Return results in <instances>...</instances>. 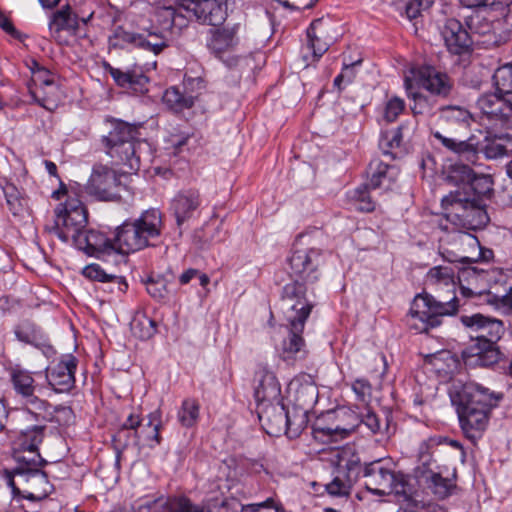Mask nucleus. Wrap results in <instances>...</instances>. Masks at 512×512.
Instances as JSON below:
<instances>
[{
  "label": "nucleus",
  "mask_w": 512,
  "mask_h": 512,
  "mask_svg": "<svg viewBox=\"0 0 512 512\" xmlns=\"http://www.w3.org/2000/svg\"><path fill=\"white\" fill-rule=\"evenodd\" d=\"M202 204L200 191L196 188H186L178 191L171 200L170 210L176 219L179 229L191 219Z\"/></svg>",
  "instance_id": "obj_20"
},
{
  "label": "nucleus",
  "mask_w": 512,
  "mask_h": 512,
  "mask_svg": "<svg viewBox=\"0 0 512 512\" xmlns=\"http://www.w3.org/2000/svg\"><path fill=\"white\" fill-rule=\"evenodd\" d=\"M168 497H158L153 500H146L134 512H166Z\"/></svg>",
  "instance_id": "obj_54"
},
{
  "label": "nucleus",
  "mask_w": 512,
  "mask_h": 512,
  "mask_svg": "<svg viewBox=\"0 0 512 512\" xmlns=\"http://www.w3.org/2000/svg\"><path fill=\"white\" fill-rule=\"evenodd\" d=\"M31 73L32 78L29 87L45 88V86L49 85L50 82H55L51 72L41 65H37V69L32 68Z\"/></svg>",
  "instance_id": "obj_51"
},
{
  "label": "nucleus",
  "mask_w": 512,
  "mask_h": 512,
  "mask_svg": "<svg viewBox=\"0 0 512 512\" xmlns=\"http://www.w3.org/2000/svg\"><path fill=\"white\" fill-rule=\"evenodd\" d=\"M207 47L217 57L233 48L237 44L234 28L211 29Z\"/></svg>",
  "instance_id": "obj_33"
},
{
  "label": "nucleus",
  "mask_w": 512,
  "mask_h": 512,
  "mask_svg": "<svg viewBox=\"0 0 512 512\" xmlns=\"http://www.w3.org/2000/svg\"><path fill=\"white\" fill-rule=\"evenodd\" d=\"M485 281L488 289L475 291L472 287H461V293L465 297L476 296L482 302L493 306L503 314L512 312V270L494 268L488 270Z\"/></svg>",
  "instance_id": "obj_11"
},
{
  "label": "nucleus",
  "mask_w": 512,
  "mask_h": 512,
  "mask_svg": "<svg viewBox=\"0 0 512 512\" xmlns=\"http://www.w3.org/2000/svg\"><path fill=\"white\" fill-rule=\"evenodd\" d=\"M258 375L259 380L254 393L257 404L282 400L281 386L276 376L265 368L259 370Z\"/></svg>",
  "instance_id": "obj_28"
},
{
  "label": "nucleus",
  "mask_w": 512,
  "mask_h": 512,
  "mask_svg": "<svg viewBox=\"0 0 512 512\" xmlns=\"http://www.w3.org/2000/svg\"><path fill=\"white\" fill-rule=\"evenodd\" d=\"M493 83L498 93L512 98V63L496 69L493 74Z\"/></svg>",
  "instance_id": "obj_42"
},
{
  "label": "nucleus",
  "mask_w": 512,
  "mask_h": 512,
  "mask_svg": "<svg viewBox=\"0 0 512 512\" xmlns=\"http://www.w3.org/2000/svg\"><path fill=\"white\" fill-rule=\"evenodd\" d=\"M167 37L163 30L141 19L138 23V32L126 31L122 26H117L109 36V48L124 49L129 45L138 47L155 55L168 46Z\"/></svg>",
  "instance_id": "obj_12"
},
{
  "label": "nucleus",
  "mask_w": 512,
  "mask_h": 512,
  "mask_svg": "<svg viewBox=\"0 0 512 512\" xmlns=\"http://www.w3.org/2000/svg\"><path fill=\"white\" fill-rule=\"evenodd\" d=\"M460 321L472 341L462 352L465 365L490 367L497 364L503 356L498 346L505 333L503 322L480 313L462 315Z\"/></svg>",
  "instance_id": "obj_4"
},
{
  "label": "nucleus",
  "mask_w": 512,
  "mask_h": 512,
  "mask_svg": "<svg viewBox=\"0 0 512 512\" xmlns=\"http://www.w3.org/2000/svg\"><path fill=\"white\" fill-rule=\"evenodd\" d=\"M162 228V214L154 208L144 211L137 219L125 221L115 233L118 253L129 254L150 246V240L158 238Z\"/></svg>",
  "instance_id": "obj_8"
},
{
  "label": "nucleus",
  "mask_w": 512,
  "mask_h": 512,
  "mask_svg": "<svg viewBox=\"0 0 512 512\" xmlns=\"http://www.w3.org/2000/svg\"><path fill=\"white\" fill-rule=\"evenodd\" d=\"M312 430L315 438H319L320 436H332L338 432L349 433L351 431V429L340 428L339 426L334 428L323 426L320 420L313 425Z\"/></svg>",
  "instance_id": "obj_58"
},
{
  "label": "nucleus",
  "mask_w": 512,
  "mask_h": 512,
  "mask_svg": "<svg viewBox=\"0 0 512 512\" xmlns=\"http://www.w3.org/2000/svg\"><path fill=\"white\" fill-rule=\"evenodd\" d=\"M75 247L88 256L99 259L118 253L115 238L112 240L105 234L95 230H86Z\"/></svg>",
  "instance_id": "obj_22"
},
{
  "label": "nucleus",
  "mask_w": 512,
  "mask_h": 512,
  "mask_svg": "<svg viewBox=\"0 0 512 512\" xmlns=\"http://www.w3.org/2000/svg\"><path fill=\"white\" fill-rule=\"evenodd\" d=\"M15 335L17 339L21 342L28 343V344H34L36 340V335L32 329H30L29 326H21L18 327L15 330Z\"/></svg>",
  "instance_id": "obj_62"
},
{
  "label": "nucleus",
  "mask_w": 512,
  "mask_h": 512,
  "mask_svg": "<svg viewBox=\"0 0 512 512\" xmlns=\"http://www.w3.org/2000/svg\"><path fill=\"white\" fill-rule=\"evenodd\" d=\"M353 391L356 393L360 401H365L371 394V385L365 379H357L352 385Z\"/></svg>",
  "instance_id": "obj_61"
},
{
  "label": "nucleus",
  "mask_w": 512,
  "mask_h": 512,
  "mask_svg": "<svg viewBox=\"0 0 512 512\" xmlns=\"http://www.w3.org/2000/svg\"><path fill=\"white\" fill-rule=\"evenodd\" d=\"M331 24L322 18L315 19L307 28V46L312 50L315 60H319L329 49L333 38L329 36Z\"/></svg>",
  "instance_id": "obj_26"
},
{
  "label": "nucleus",
  "mask_w": 512,
  "mask_h": 512,
  "mask_svg": "<svg viewBox=\"0 0 512 512\" xmlns=\"http://www.w3.org/2000/svg\"><path fill=\"white\" fill-rule=\"evenodd\" d=\"M369 181L367 182L372 189L385 188L390 189L391 184L398 176V168L374 159L368 166Z\"/></svg>",
  "instance_id": "obj_29"
},
{
  "label": "nucleus",
  "mask_w": 512,
  "mask_h": 512,
  "mask_svg": "<svg viewBox=\"0 0 512 512\" xmlns=\"http://www.w3.org/2000/svg\"><path fill=\"white\" fill-rule=\"evenodd\" d=\"M402 127H398L390 132L382 134L380 139V147L384 150L385 154H388L386 148H396L402 143Z\"/></svg>",
  "instance_id": "obj_53"
},
{
  "label": "nucleus",
  "mask_w": 512,
  "mask_h": 512,
  "mask_svg": "<svg viewBox=\"0 0 512 512\" xmlns=\"http://www.w3.org/2000/svg\"><path fill=\"white\" fill-rule=\"evenodd\" d=\"M0 27L9 35L16 39L21 38V34L16 30L11 20L0 11Z\"/></svg>",
  "instance_id": "obj_64"
},
{
  "label": "nucleus",
  "mask_w": 512,
  "mask_h": 512,
  "mask_svg": "<svg viewBox=\"0 0 512 512\" xmlns=\"http://www.w3.org/2000/svg\"><path fill=\"white\" fill-rule=\"evenodd\" d=\"M79 28L78 17L71 11L69 5L56 11L49 23V31L52 38L58 40L62 30L76 33Z\"/></svg>",
  "instance_id": "obj_32"
},
{
  "label": "nucleus",
  "mask_w": 512,
  "mask_h": 512,
  "mask_svg": "<svg viewBox=\"0 0 512 512\" xmlns=\"http://www.w3.org/2000/svg\"><path fill=\"white\" fill-rule=\"evenodd\" d=\"M369 189H372L368 183L359 186L356 188L352 195L351 199L355 206V209L361 212H372L375 209V202L370 196Z\"/></svg>",
  "instance_id": "obj_45"
},
{
  "label": "nucleus",
  "mask_w": 512,
  "mask_h": 512,
  "mask_svg": "<svg viewBox=\"0 0 512 512\" xmlns=\"http://www.w3.org/2000/svg\"><path fill=\"white\" fill-rule=\"evenodd\" d=\"M440 121L446 134L445 136L457 135L469 130L472 115L462 106H444L440 109Z\"/></svg>",
  "instance_id": "obj_25"
},
{
  "label": "nucleus",
  "mask_w": 512,
  "mask_h": 512,
  "mask_svg": "<svg viewBox=\"0 0 512 512\" xmlns=\"http://www.w3.org/2000/svg\"><path fill=\"white\" fill-rule=\"evenodd\" d=\"M82 275L94 281L118 283L121 291L127 288V283L123 277L106 273L99 264H89L85 266L82 270Z\"/></svg>",
  "instance_id": "obj_40"
},
{
  "label": "nucleus",
  "mask_w": 512,
  "mask_h": 512,
  "mask_svg": "<svg viewBox=\"0 0 512 512\" xmlns=\"http://www.w3.org/2000/svg\"><path fill=\"white\" fill-rule=\"evenodd\" d=\"M120 185V179L113 169L97 164L93 167L86 191L100 200L116 201L120 199Z\"/></svg>",
  "instance_id": "obj_16"
},
{
  "label": "nucleus",
  "mask_w": 512,
  "mask_h": 512,
  "mask_svg": "<svg viewBox=\"0 0 512 512\" xmlns=\"http://www.w3.org/2000/svg\"><path fill=\"white\" fill-rule=\"evenodd\" d=\"M414 76L420 87L438 97L447 98L454 89L453 79L446 72L429 64L418 67Z\"/></svg>",
  "instance_id": "obj_18"
},
{
  "label": "nucleus",
  "mask_w": 512,
  "mask_h": 512,
  "mask_svg": "<svg viewBox=\"0 0 512 512\" xmlns=\"http://www.w3.org/2000/svg\"><path fill=\"white\" fill-rule=\"evenodd\" d=\"M293 279L283 286L281 293V309L288 328V336L284 339L281 350L285 361L296 360L306 355V344L302 333L314 308V303L308 295L309 285L312 283Z\"/></svg>",
  "instance_id": "obj_3"
},
{
  "label": "nucleus",
  "mask_w": 512,
  "mask_h": 512,
  "mask_svg": "<svg viewBox=\"0 0 512 512\" xmlns=\"http://www.w3.org/2000/svg\"><path fill=\"white\" fill-rule=\"evenodd\" d=\"M288 261L292 278L312 284L319 279V267L323 263L320 249H294Z\"/></svg>",
  "instance_id": "obj_15"
},
{
  "label": "nucleus",
  "mask_w": 512,
  "mask_h": 512,
  "mask_svg": "<svg viewBox=\"0 0 512 512\" xmlns=\"http://www.w3.org/2000/svg\"><path fill=\"white\" fill-rule=\"evenodd\" d=\"M465 24L472 35L482 36V44L498 46L508 40L509 34L504 31V20L493 19L491 15H484L480 12H474L465 18Z\"/></svg>",
  "instance_id": "obj_14"
},
{
  "label": "nucleus",
  "mask_w": 512,
  "mask_h": 512,
  "mask_svg": "<svg viewBox=\"0 0 512 512\" xmlns=\"http://www.w3.org/2000/svg\"><path fill=\"white\" fill-rule=\"evenodd\" d=\"M338 463L336 469H344V473H346L351 478L357 480L360 471L361 464L360 458L352 454L350 449H343L337 453Z\"/></svg>",
  "instance_id": "obj_41"
},
{
  "label": "nucleus",
  "mask_w": 512,
  "mask_h": 512,
  "mask_svg": "<svg viewBox=\"0 0 512 512\" xmlns=\"http://www.w3.org/2000/svg\"><path fill=\"white\" fill-rule=\"evenodd\" d=\"M45 428V426L35 425L20 432L17 443L23 452L30 454L28 457L39 454L38 447L43 441Z\"/></svg>",
  "instance_id": "obj_34"
},
{
  "label": "nucleus",
  "mask_w": 512,
  "mask_h": 512,
  "mask_svg": "<svg viewBox=\"0 0 512 512\" xmlns=\"http://www.w3.org/2000/svg\"><path fill=\"white\" fill-rule=\"evenodd\" d=\"M356 481L344 473V469H336L332 481L326 485V491L332 496L348 497Z\"/></svg>",
  "instance_id": "obj_38"
},
{
  "label": "nucleus",
  "mask_w": 512,
  "mask_h": 512,
  "mask_svg": "<svg viewBox=\"0 0 512 512\" xmlns=\"http://www.w3.org/2000/svg\"><path fill=\"white\" fill-rule=\"evenodd\" d=\"M147 292L155 299H164L168 293L166 281L163 278L148 279L146 282Z\"/></svg>",
  "instance_id": "obj_55"
},
{
  "label": "nucleus",
  "mask_w": 512,
  "mask_h": 512,
  "mask_svg": "<svg viewBox=\"0 0 512 512\" xmlns=\"http://www.w3.org/2000/svg\"><path fill=\"white\" fill-rule=\"evenodd\" d=\"M228 0H180L188 18L195 17L202 24L221 25L227 17Z\"/></svg>",
  "instance_id": "obj_17"
},
{
  "label": "nucleus",
  "mask_w": 512,
  "mask_h": 512,
  "mask_svg": "<svg viewBox=\"0 0 512 512\" xmlns=\"http://www.w3.org/2000/svg\"><path fill=\"white\" fill-rule=\"evenodd\" d=\"M19 465L13 473L7 472L6 479L14 495H21L31 501H41L53 491L47 474L38 467L46 461L35 454L33 457L19 456Z\"/></svg>",
  "instance_id": "obj_7"
},
{
  "label": "nucleus",
  "mask_w": 512,
  "mask_h": 512,
  "mask_svg": "<svg viewBox=\"0 0 512 512\" xmlns=\"http://www.w3.org/2000/svg\"><path fill=\"white\" fill-rule=\"evenodd\" d=\"M405 87L408 92V96L412 99V104L410 106L412 113L414 116H424L430 115L434 108L433 100L421 93L413 92L411 80L409 78L405 79Z\"/></svg>",
  "instance_id": "obj_39"
},
{
  "label": "nucleus",
  "mask_w": 512,
  "mask_h": 512,
  "mask_svg": "<svg viewBox=\"0 0 512 512\" xmlns=\"http://www.w3.org/2000/svg\"><path fill=\"white\" fill-rule=\"evenodd\" d=\"M257 414L261 426L267 434L279 436L285 430L287 409L282 400L273 403L257 404Z\"/></svg>",
  "instance_id": "obj_23"
},
{
  "label": "nucleus",
  "mask_w": 512,
  "mask_h": 512,
  "mask_svg": "<svg viewBox=\"0 0 512 512\" xmlns=\"http://www.w3.org/2000/svg\"><path fill=\"white\" fill-rule=\"evenodd\" d=\"M418 461L419 464L415 468V476L417 480L422 478V472L424 473L426 471H434L432 468V465L434 463L433 454H423L421 456H418Z\"/></svg>",
  "instance_id": "obj_60"
},
{
  "label": "nucleus",
  "mask_w": 512,
  "mask_h": 512,
  "mask_svg": "<svg viewBox=\"0 0 512 512\" xmlns=\"http://www.w3.org/2000/svg\"><path fill=\"white\" fill-rule=\"evenodd\" d=\"M441 35L449 52L455 55L468 52L473 43L472 36L455 18L446 20Z\"/></svg>",
  "instance_id": "obj_24"
},
{
  "label": "nucleus",
  "mask_w": 512,
  "mask_h": 512,
  "mask_svg": "<svg viewBox=\"0 0 512 512\" xmlns=\"http://www.w3.org/2000/svg\"><path fill=\"white\" fill-rule=\"evenodd\" d=\"M488 270L476 266L463 267L458 273L459 282H467L468 285L477 284L479 281H485ZM464 286L461 284L460 288Z\"/></svg>",
  "instance_id": "obj_49"
},
{
  "label": "nucleus",
  "mask_w": 512,
  "mask_h": 512,
  "mask_svg": "<svg viewBox=\"0 0 512 512\" xmlns=\"http://www.w3.org/2000/svg\"><path fill=\"white\" fill-rule=\"evenodd\" d=\"M433 136L447 150L473 164L476 163L479 152H482L487 159H498L508 155V149L501 143L503 137L498 135L486 136L483 143L477 141L474 135L467 140H460L435 131Z\"/></svg>",
  "instance_id": "obj_10"
},
{
  "label": "nucleus",
  "mask_w": 512,
  "mask_h": 512,
  "mask_svg": "<svg viewBox=\"0 0 512 512\" xmlns=\"http://www.w3.org/2000/svg\"><path fill=\"white\" fill-rule=\"evenodd\" d=\"M361 424L365 425L372 434L385 435L389 430L388 418L386 417L385 422H382V420L370 410L362 415Z\"/></svg>",
  "instance_id": "obj_48"
},
{
  "label": "nucleus",
  "mask_w": 512,
  "mask_h": 512,
  "mask_svg": "<svg viewBox=\"0 0 512 512\" xmlns=\"http://www.w3.org/2000/svg\"><path fill=\"white\" fill-rule=\"evenodd\" d=\"M3 193L8 209L14 216L20 217L27 212L28 201L13 183L7 182L3 186Z\"/></svg>",
  "instance_id": "obj_35"
},
{
  "label": "nucleus",
  "mask_w": 512,
  "mask_h": 512,
  "mask_svg": "<svg viewBox=\"0 0 512 512\" xmlns=\"http://www.w3.org/2000/svg\"><path fill=\"white\" fill-rule=\"evenodd\" d=\"M404 109V100L397 96H394L386 102L383 117L387 122H394L398 118V116L404 111Z\"/></svg>",
  "instance_id": "obj_50"
},
{
  "label": "nucleus",
  "mask_w": 512,
  "mask_h": 512,
  "mask_svg": "<svg viewBox=\"0 0 512 512\" xmlns=\"http://www.w3.org/2000/svg\"><path fill=\"white\" fill-rule=\"evenodd\" d=\"M509 97L496 91L494 94L483 95L478 105L484 114L491 117L507 118L512 113V105L509 103Z\"/></svg>",
  "instance_id": "obj_30"
},
{
  "label": "nucleus",
  "mask_w": 512,
  "mask_h": 512,
  "mask_svg": "<svg viewBox=\"0 0 512 512\" xmlns=\"http://www.w3.org/2000/svg\"><path fill=\"white\" fill-rule=\"evenodd\" d=\"M363 476L365 487L375 495L382 496L395 493L407 498L412 492L409 479L405 474L384 467L380 461L366 464Z\"/></svg>",
  "instance_id": "obj_13"
},
{
  "label": "nucleus",
  "mask_w": 512,
  "mask_h": 512,
  "mask_svg": "<svg viewBox=\"0 0 512 512\" xmlns=\"http://www.w3.org/2000/svg\"><path fill=\"white\" fill-rule=\"evenodd\" d=\"M8 373L16 395L20 396L26 405H32L39 409L45 406V401L36 395L38 385L30 371L16 365L10 367Z\"/></svg>",
  "instance_id": "obj_19"
},
{
  "label": "nucleus",
  "mask_w": 512,
  "mask_h": 512,
  "mask_svg": "<svg viewBox=\"0 0 512 512\" xmlns=\"http://www.w3.org/2000/svg\"><path fill=\"white\" fill-rule=\"evenodd\" d=\"M162 427V413L156 409L148 415V421L141 431L147 441H152L155 445L161 443L160 429Z\"/></svg>",
  "instance_id": "obj_44"
},
{
  "label": "nucleus",
  "mask_w": 512,
  "mask_h": 512,
  "mask_svg": "<svg viewBox=\"0 0 512 512\" xmlns=\"http://www.w3.org/2000/svg\"><path fill=\"white\" fill-rule=\"evenodd\" d=\"M107 70L109 71L111 77L116 82V84L120 87L127 88V85H129L130 81V72L131 71H122L118 68H114L107 65Z\"/></svg>",
  "instance_id": "obj_59"
},
{
  "label": "nucleus",
  "mask_w": 512,
  "mask_h": 512,
  "mask_svg": "<svg viewBox=\"0 0 512 512\" xmlns=\"http://www.w3.org/2000/svg\"><path fill=\"white\" fill-rule=\"evenodd\" d=\"M28 88L30 95L40 106L50 111L57 107L59 88L56 82H50L45 88Z\"/></svg>",
  "instance_id": "obj_36"
},
{
  "label": "nucleus",
  "mask_w": 512,
  "mask_h": 512,
  "mask_svg": "<svg viewBox=\"0 0 512 512\" xmlns=\"http://www.w3.org/2000/svg\"><path fill=\"white\" fill-rule=\"evenodd\" d=\"M307 423L308 416L306 410L298 408H293L292 410L287 409V417L285 418L286 427L282 433L291 439L297 438L306 428Z\"/></svg>",
  "instance_id": "obj_37"
},
{
  "label": "nucleus",
  "mask_w": 512,
  "mask_h": 512,
  "mask_svg": "<svg viewBox=\"0 0 512 512\" xmlns=\"http://www.w3.org/2000/svg\"><path fill=\"white\" fill-rule=\"evenodd\" d=\"M199 417V403L195 399H185L178 411V421L184 427H192Z\"/></svg>",
  "instance_id": "obj_46"
},
{
  "label": "nucleus",
  "mask_w": 512,
  "mask_h": 512,
  "mask_svg": "<svg viewBox=\"0 0 512 512\" xmlns=\"http://www.w3.org/2000/svg\"><path fill=\"white\" fill-rule=\"evenodd\" d=\"M78 360L72 354L64 355L47 374L49 385L55 392H69L75 385V370Z\"/></svg>",
  "instance_id": "obj_21"
},
{
  "label": "nucleus",
  "mask_w": 512,
  "mask_h": 512,
  "mask_svg": "<svg viewBox=\"0 0 512 512\" xmlns=\"http://www.w3.org/2000/svg\"><path fill=\"white\" fill-rule=\"evenodd\" d=\"M87 224L88 212L85 206L80 200L71 198L56 207L55 220L52 225L45 226V231L55 234L62 242L71 240L76 246Z\"/></svg>",
  "instance_id": "obj_9"
},
{
  "label": "nucleus",
  "mask_w": 512,
  "mask_h": 512,
  "mask_svg": "<svg viewBox=\"0 0 512 512\" xmlns=\"http://www.w3.org/2000/svg\"><path fill=\"white\" fill-rule=\"evenodd\" d=\"M425 281L427 285L435 289L442 286L447 288L450 295L434 297L428 293H422L414 298L410 314L413 319L420 321L421 325L413 324L420 332H428L429 329L439 326L444 316L453 315L458 310L454 270L451 267H432L428 271Z\"/></svg>",
  "instance_id": "obj_2"
},
{
  "label": "nucleus",
  "mask_w": 512,
  "mask_h": 512,
  "mask_svg": "<svg viewBox=\"0 0 512 512\" xmlns=\"http://www.w3.org/2000/svg\"><path fill=\"white\" fill-rule=\"evenodd\" d=\"M149 79L143 73H138L136 71L130 72V81L129 85H127V89H131L135 93L144 94L148 91Z\"/></svg>",
  "instance_id": "obj_57"
},
{
  "label": "nucleus",
  "mask_w": 512,
  "mask_h": 512,
  "mask_svg": "<svg viewBox=\"0 0 512 512\" xmlns=\"http://www.w3.org/2000/svg\"><path fill=\"white\" fill-rule=\"evenodd\" d=\"M452 245L458 249L455 252L452 249L444 248L441 252L444 260L450 263H467L472 264L476 262V258L466 253L465 247H470L474 250L480 248L477 238L470 233H458L452 238Z\"/></svg>",
  "instance_id": "obj_27"
},
{
  "label": "nucleus",
  "mask_w": 512,
  "mask_h": 512,
  "mask_svg": "<svg viewBox=\"0 0 512 512\" xmlns=\"http://www.w3.org/2000/svg\"><path fill=\"white\" fill-rule=\"evenodd\" d=\"M135 335L141 339H150L157 332V323L145 314L135 317L131 323Z\"/></svg>",
  "instance_id": "obj_47"
},
{
  "label": "nucleus",
  "mask_w": 512,
  "mask_h": 512,
  "mask_svg": "<svg viewBox=\"0 0 512 512\" xmlns=\"http://www.w3.org/2000/svg\"><path fill=\"white\" fill-rule=\"evenodd\" d=\"M107 122L110 130L101 138L106 154L114 165L122 166L125 173L138 171L142 150L148 148V143L139 138L138 126L119 119Z\"/></svg>",
  "instance_id": "obj_6"
},
{
  "label": "nucleus",
  "mask_w": 512,
  "mask_h": 512,
  "mask_svg": "<svg viewBox=\"0 0 512 512\" xmlns=\"http://www.w3.org/2000/svg\"><path fill=\"white\" fill-rule=\"evenodd\" d=\"M454 389L452 402L456 405L461 428L468 438L477 439L486 429L490 412L498 406L503 394L475 382H466Z\"/></svg>",
  "instance_id": "obj_5"
},
{
  "label": "nucleus",
  "mask_w": 512,
  "mask_h": 512,
  "mask_svg": "<svg viewBox=\"0 0 512 512\" xmlns=\"http://www.w3.org/2000/svg\"><path fill=\"white\" fill-rule=\"evenodd\" d=\"M441 444V440L436 437H431L423 441L419 446L418 456L423 454H434V449Z\"/></svg>",
  "instance_id": "obj_63"
},
{
  "label": "nucleus",
  "mask_w": 512,
  "mask_h": 512,
  "mask_svg": "<svg viewBox=\"0 0 512 512\" xmlns=\"http://www.w3.org/2000/svg\"><path fill=\"white\" fill-rule=\"evenodd\" d=\"M200 508L193 505L190 500L185 497H168V505L166 512H199Z\"/></svg>",
  "instance_id": "obj_52"
},
{
  "label": "nucleus",
  "mask_w": 512,
  "mask_h": 512,
  "mask_svg": "<svg viewBox=\"0 0 512 512\" xmlns=\"http://www.w3.org/2000/svg\"><path fill=\"white\" fill-rule=\"evenodd\" d=\"M422 478L418 480L423 484L431 493L440 500H443L451 495L452 490L456 487L455 483L449 479L444 478L442 475L435 471L422 472Z\"/></svg>",
  "instance_id": "obj_31"
},
{
  "label": "nucleus",
  "mask_w": 512,
  "mask_h": 512,
  "mask_svg": "<svg viewBox=\"0 0 512 512\" xmlns=\"http://www.w3.org/2000/svg\"><path fill=\"white\" fill-rule=\"evenodd\" d=\"M452 173L461 185L441 199L445 218L462 229H483L490 222L487 201L494 194L492 177L478 175L468 165H455Z\"/></svg>",
  "instance_id": "obj_1"
},
{
  "label": "nucleus",
  "mask_w": 512,
  "mask_h": 512,
  "mask_svg": "<svg viewBox=\"0 0 512 512\" xmlns=\"http://www.w3.org/2000/svg\"><path fill=\"white\" fill-rule=\"evenodd\" d=\"M163 102L175 111L191 108L194 104L192 96L183 95L178 88L170 87L163 95Z\"/></svg>",
  "instance_id": "obj_43"
},
{
  "label": "nucleus",
  "mask_w": 512,
  "mask_h": 512,
  "mask_svg": "<svg viewBox=\"0 0 512 512\" xmlns=\"http://www.w3.org/2000/svg\"><path fill=\"white\" fill-rule=\"evenodd\" d=\"M433 3L434 0H410L405 7L406 16L410 20L415 19L422 11L428 10Z\"/></svg>",
  "instance_id": "obj_56"
}]
</instances>
